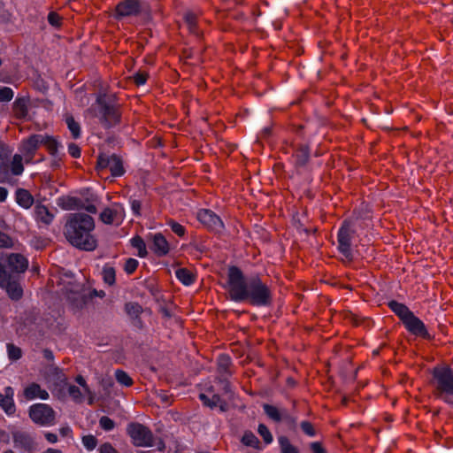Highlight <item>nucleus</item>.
<instances>
[{"instance_id": "11", "label": "nucleus", "mask_w": 453, "mask_h": 453, "mask_svg": "<svg viewBox=\"0 0 453 453\" xmlns=\"http://www.w3.org/2000/svg\"><path fill=\"white\" fill-rule=\"evenodd\" d=\"M263 410L266 416L273 422H283L290 430H296L297 426V418L290 414L287 409H280L274 405L265 403Z\"/></svg>"}, {"instance_id": "12", "label": "nucleus", "mask_w": 453, "mask_h": 453, "mask_svg": "<svg viewBox=\"0 0 453 453\" xmlns=\"http://www.w3.org/2000/svg\"><path fill=\"white\" fill-rule=\"evenodd\" d=\"M0 266L4 267L5 273L18 277L27 269L28 261L21 254L12 253L4 261H0Z\"/></svg>"}, {"instance_id": "51", "label": "nucleus", "mask_w": 453, "mask_h": 453, "mask_svg": "<svg viewBox=\"0 0 453 453\" xmlns=\"http://www.w3.org/2000/svg\"><path fill=\"white\" fill-rule=\"evenodd\" d=\"M11 154V150L4 142H0V163L4 164L5 160Z\"/></svg>"}, {"instance_id": "63", "label": "nucleus", "mask_w": 453, "mask_h": 453, "mask_svg": "<svg viewBox=\"0 0 453 453\" xmlns=\"http://www.w3.org/2000/svg\"><path fill=\"white\" fill-rule=\"evenodd\" d=\"M43 357L48 359V360H52L53 359V353L51 350L48 349H45L43 350Z\"/></svg>"}, {"instance_id": "43", "label": "nucleus", "mask_w": 453, "mask_h": 453, "mask_svg": "<svg viewBox=\"0 0 453 453\" xmlns=\"http://www.w3.org/2000/svg\"><path fill=\"white\" fill-rule=\"evenodd\" d=\"M13 246V239L7 234L0 231V249H11Z\"/></svg>"}, {"instance_id": "13", "label": "nucleus", "mask_w": 453, "mask_h": 453, "mask_svg": "<svg viewBox=\"0 0 453 453\" xmlns=\"http://www.w3.org/2000/svg\"><path fill=\"white\" fill-rule=\"evenodd\" d=\"M0 288H4L12 300H19L23 295L18 277L14 274L5 273L2 266H0Z\"/></svg>"}, {"instance_id": "54", "label": "nucleus", "mask_w": 453, "mask_h": 453, "mask_svg": "<svg viewBox=\"0 0 453 453\" xmlns=\"http://www.w3.org/2000/svg\"><path fill=\"white\" fill-rule=\"evenodd\" d=\"M68 153L74 158H78L81 157V149L80 147L73 142H71L68 145Z\"/></svg>"}, {"instance_id": "39", "label": "nucleus", "mask_w": 453, "mask_h": 453, "mask_svg": "<svg viewBox=\"0 0 453 453\" xmlns=\"http://www.w3.org/2000/svg\"><path fill=\"white\" fill-rule=\"evenodd\" d=\"M115 377L117 381L123 386L130 387L134 383L132 378L122 370H117L115 372Z\"/></svg>"}, {"instance_id": "7", "label": "nucleus", "mask_w": 453, "mask_h": 453, "mask_svg": "<svg viewBox=\"0 0 453 453\" xmlns=\"http://www.w3.org/2000/svg\"><path fill=\"white\" fill-rule=\"evenodd\" d=\"M66 297L74 310L83 309L96 295V290H88L80 284H71L66 288Z\"/></svg>"}, {"instance_id": "15", "label": "nucleus", "mask_w": 453, "mask_h": 453, "mask_svg": "<svg viewBox=\"0 0 453 453\" xmlns=\"http://www.w3.org/2000/svg\"><path fill=\"white\" fill-rule=\"evenodd\" d=\"M125 218V209L122 204L113 203L111 206L106 207L100 213V220L106 225L119 226Z\"/></svg>"}, {"instance_id": "6", "label": "nucleus", "mask_w": 453, "mask_h": 453, "mask_svg": "<svg viewBox=\"0 0 453 453\" xmlns=\"http://www.w3.org/2000/svg\"><path fill=\"white\" fill-rule=\"evenodd\" d=\"M356 235V230L352 223L344 220L337 234V249L348 261L353 260L352 242Z\"/></svg>"}, {"instance_id": "56", "label": "nucleus", "mask_w": 453, "mask_h": 453, "mask_svg": "<svg viewBox=\"0 0 453 453\" xmlns=\"http://www.w3.org/2000/svg\"><path fill=\"white\" fill-rule=\"evenodd\" d=\"M310 449L312 453H326L325 449L320 442L315 441L310 444Z\"/></svg>"}, {"instance_id": "59", "label": "nucleus", "mask_w": 453, "mask_h": 453, "mask_svg": "<svg viewBox=\"0 0 453 453\" xmlns=\"http://www.w3.org/2000/svg\"><path fill=\"white\" fill-rule=\"evenodd\" d=\"M45 438L50 443H56L58 441V436L53 433H46Z\"/></svg>"}, {"instance_id": "1", "label": "nucleus", "mask_w": 453, "mask_h": 453, "mask_svg": "<svg viewBox=\"0 0 453 453\" xmlns=\"http://www.w3.org/2000/svg\"><path fill=\"white\" fill-rule=\"evenodd\" d=\"M228 294L232 301L248 302L253 306H270L273 303V291L262 281L259 275L245 277L237 266H230L227 272Z\"/></svg>"}, {"instance_id": "18", "label": "nucleus", "mask_w": 453, "mask_h": 453, "mask_svg": "<svg viewBox=\"0 0 453 453\" xmlns=\"http://www.w3.org/2000/svg\"><path fill=\"white\" fill-rule=\"evenodd\" d=\"M151 250L157 257H164L169 253L170 245L166 238L161 233L151 235Z\"/></svg>"}, {"instance_id": "41", "label": "nucleus", "mask_w": 453, "mask_h": 453, "mask_svg": "<svg viewBox=\"0 0 453 453\" xmlns=\"http://www.w3.org/2000/svg\"><path fill=\"white\" fill-rule=\"evenodd\" d=\"M302 432L309 437H314L317 434L314 426L308 420L300 423Z\"/></svg>"}, {"instance_id": "62", "label": "nucleus", "mask_w": 453, "mask_h": 453, "mask_svg": "<svg viewBox=\"0 0 453 453\" xmlns=\"http://www.w3.org/2000/svg\"><path fill=\"white\" fill-rule=\"evenodd\" d=\"M7 194V189L5 188L0 187V202L6 200Z\"/></svg>"}, {"instance_id": "20", "label": "nucleus", "mask_w": 453, "mask_h": 453, "mask_svg": "<svg viewBox=\"0 0 453 453\" xmlns=\"http://www.w3.org/2000/svg\"><path fill=\"white\" fill-rule=\"evenodd\" d=\"M199 399L205 406L210 407L211 409L219 407L222 412H225L228 410L227 403L223 400L218 394H214L211 397H209L205 394L202 393L199 395Z\"/></svg>"}, {"instance_id": "27", "label": "nucleus", "mask_w": 453, "mask_h": 453, "mask_svg": "<svg viewBox=\"0 0 453 453\" xmlns=\"http://www.w3.org/2000/svg\"><path fill=\"white\" fill-rule=\"evenodd\" d=\"M16 201L21 207L28 209L34 203V197L27 189L19 188L16 191Z\"/></svg>"}, {"instance_id": "29", "label": "nucleus", "mask_w": 453, "mask_h": 453, "mask_svg": "<svg viewBox=\"0 0 453 453\" xmlns=\"http://www.w3.org/2000/svg\"><path fill=\"white\" fill-rule=\"evenodd\" d=\"M231 359L226 355H220L218 358V372L221 376L230 375Z\"/></svg>"}, {"instance_id": "31", "label": "nucleus", "mask_w": 453, "mask_h": 453, "mask_svg": "<svg viewBox=\"0 0 453 453\" xmlns=\"http://www.w3.org/2000/svg\"><path fill=\"white\" fill-rule=\"evenodd\" d=\"M65 123L67 125L68 129L70 130L73 139H78L81 136V126L74 119L73 115L66 114L65 115Z\"/></svg>"}, {"instance_id": "37", "label": "nucleus", "mask_w": 453, "mask_h": 453, "mask_svg": "<svg viewBox=\"0 0 453 453\" xmlns=\"http://www.w3.org/2000/svg\"><path fill=\"white\" fill-rule=\"evenodd\" d=\"M103 279L104 281L109 286H112L116 281V272L112 266L108 265H104L103 268Z\"/></svg>"}, {"instance_id": "36", "label": "nucleus", "mask_w": 453, "mask_h": 453, "mask_svg": "<svg viewBox=\"0 0 453 453\" xmlns=\"http://www.w3.org/2000/svg\"><path fill=\"white\" fill-rule=\"evenodd\" d=\"M22 156L20 154H15L12 157L11 163V171L13 175H20L24 171V166L22 164Z\"/></svg>"}, {"instance_id": "9", "label": "nucleus", "mask_w": 453, "mask_h": 453, "mask_svg": "<svg viewBox=\"0 0 453 453\" xmlns=\"http://www.w3.org/2000/svg\"><path fill=\"white\" fill-rule=\"evenodd\" d=\"M96 169L98 172L109 169L113 177H120L126 173L122 158L116 154H100L97 157Z\"/></svg>"}, {"instance_id": "44", "label": "nucleus", "mask_w": 453, "mask_h": 453, "mask_svg": "<svg viewBox=\"0 0 453 453\" xmlns=\"http://www.w3.org/2000/svg\"><path fill=\"white\" fill-rule=\"evenodd\" d=\"M68 394L73 398V401L77 403L82 402V394L81 389L74 385H69L68 387Z\"/></svg>"}, {"instance_id": "42", "label": "nucleus", "mask_w": 453, "mask_h": 453, "mask_svg": "<svg viewBox=\"0 0 453 453\" xmlns=\"http://www.w3.org/2000/svg\"><path fill=\"white\" fill-rule=\"evenodd\" d=\"M257 432L260 434V436L263 438L265 444H270L273 441V435L265 425L259 424Z\"/></svg>"}, {"instance_id": "34", "label": "nucleus", "mask_w": 453, "mask_h": 453, "mask_svg": "<svg viewBox=\"0 0 453 453\" xmlns=\"http://www.w3.org/2000/svg\"><path fill=\"white\" fill-rule=\"evenodd\" d=\"M130 242H131V245L134 248L137 249L138 256L140 257H145L148 255V252L146 250V244L141 236L136 235V236L133 237Z\"/></svg>"}, {"instance_id": "4", "label": "nucleus", "mask_w": 453, "mask_h": 453, "mask_svg": "<svg viewBox=\"0 0 453 453\" xmlns=\"http://www.w3.org/2000/svg\"><path fill=\"white\" fill-rule=\"evenodd\" d=\"M96 107L95 115L104 127L109 128L119 123L121 114L113 96L99 95L96 98Z\"/></svg>"}, {"instance_id": "48", "label": "nucleus", "mask_w": 453, "mask_h": 453, "mask_svg": "<svg viewBox=\"0 0 453 453\" xmlns=\"http://www.w3.org/2000/svg\"><path fill=\"white\" fill-rule=\"evenodd\" d=\"M99 425L105 431H111L115 427L114 421L107 416L100 418Z\"/></svg>"}, {"instance_id": "55", "label": "nucleus", "mask_w": 453, "mask_h": 453, "mask_svg": "<svg viewBox=\"0 0 453 453\" xmlns=\"http://www.w3.org/2000/svg\"><path fill=\"white\" fill-rule=\"evenodd\" d=\"M141 208H142V203L139 200H132L131 201V209L134 215L140 216L141 215Z\"/></svg>"}, {"instance_id": "40", "label": "nucleus", "mask_w": 453, "mask_h": 453, "mask_svg": "<svg viewBox=\"0 0 453 453\" xmlns=\"http://www.w3.org/2000/svg\"><path fill=\"white\" fill-rule=\"evenodd\" d=\"M7 351H8V357L12 361L19 360L22 357L21 349L15 346L12 343L7 344Z\"/></svg>"}, {"instance_id": "61", "label": "nucleus", "mask_w": 453, "mask_h": 453, "mask_svg": "<svg viewBox=\"0 0 453 453\" xmlns=\"http://www.w3.org/2000/svg\"><path fill=\"white\" fill-rule=\"evenodd\" d=\"M59 432L62 436L65 437L72 434V429L69 426H64L59 429Z\"/></svg>"}, {"instance_id": "47", "label": "nucleus", "mask_w": 453, "mask_h": 453, "mask_svg": "<svg viewBox=\"0 0 453 453\" xmlns=\"http://www.w3.org/2000/svg\"><path fill=\"white\" fill-rule=\"evenodd\" d=\"M127 312L133 317H138L142 313V307L136 303H129L126 304Z\"/></svg>"}, {"instance_id": "2", "label": "nucleus", "mask_w": 453, "mask_h": 453, "mask_svg": "<svg viewBox=\"0 0 453 453\" xmlns=\"http://www.w3.org/2000/svg\"><path fill=\"white\" fill-rule=\"evenodd\" d=\"M94 229L95 220L90 215L84 212L70 213L64 226V234L73 247L93 251L97 248Z\"/></svg>"}, {"instance_id": "5", "label": "nucleus", "mask_w": 453, "mask_h": 453, "mask_svg": "<svg viewBox=\"0 0 453 453\" xmlns=\"http://www.w3.org/2000/svg\"><path fill=\"white\" fill-rule=\"evenodd\" d=\"M150 8L143 0H122L115 7L113 18L121 20L131 17H150Z\"/></svg>"}, {"instance_id": "25", "label": "nucleus", "mask_w": 453, "mask_h": 453, "mask_svg": "<svg viewBox=\"0 0 453 453\" xmlns=\"http://www.w3.org/2000/svg\"><path fill=\"white\" fill-rule=\"evenodd\" d=\"M390 310L403 322L407 317H409L412 311L403 303H398L397 301H390L388 303Z\"/></svg>"}, {"instance_id": "32", "label": "nucleus", "mask_w": 453, "mask_h": 453, "mask_svg": "<svg viewBox=\"0 0 453 453\" xmlns=\"http://www.w3.org/2000/svg\"><path fill=\"white\" fill-rule=\"evenodd\" d=\"M280 453H299L298 449L293 445L287 436L278 438Z\"/></svg>"}, {"instance_id": "57", "label": "nucleus", "mask_w": 453, "mask_h": 453, "mask_svg": "<svg viewBox=\"0 0 453 453\" xmlns=\"http://www.w3.org/2000/svg\"><path fill=\"white\" fill-rule=\"evenodd\" d=\"M75 381L81 386L86 392H89V388L86 383L85 379L81 375H78L75 379Z\"/></svg>"}, {"instance_id": "24", "label": "nucleus", "mask_w": 453, "mask_h": 453, "mask_svg": "<svg viewBox=\"0 0 453 453\" xmlns=\"http://www.w3.org/2000/svg\"><path fill=\"white\" fill-rule=\"evenodd\" d=\"M12 438L17 448H21L24 450H30L33 448V439L27 433L15 431L12 433Z\"/></svg>"}, {"instance_id": "22", "label": "nucleus", "mask_w": 453, "mask_h": 453, "mask_svg": "<svg viewBox=\"0 0 453 453\" xmlns=\"http://www.w3.org/2000/svg\"><path fill=\"white\" fill-rule=\"evenodd\" d=\"M293 158L296 167L305 166L310 159L309 147L305 144L297 145V147L295 149Z\"/></svg>"}, {"instance_id": "19", "label": "nucleus", "mask_w": 453, "mask_h": 453, "mask_svg": "<svg viewBox=\"0 0 453 453\" xmlns=\"http://www.w3.org/2000/svg\"><path fill=\"white\" fill-rule=\"evenodd\" d=\"M0 407L7 415H12L15 412L16 408L13 401V389L12 387H6L4 388V393H0Z\"/></svg>"}, {"instance_id": "60", "label": "nucleus", "mask_w": 453, "mask_h": 453, "mask_svg": "<svg viewBox=\"0 0 453 453\" xmlns=\"http://www.w3.org/2000/svg\"><path fill=\"white\" fill-rule=\"evenodd\" d=\"M81 207L83 208L88 212L92 213V214H96L97 211L96 207L94 204H88L86 206H81Z\"/></svg>"}, {"instance_id": "28", "label": "nucleus", "mask_w": 453, "mask_h": 453, "mask_svg": "<svg viewBox=\"0 0 453 453\" xmlns=\"http://www.w3.org/2000/svg\"><path fill=\"white\" fill-rule=\"evenodd\" d=\"M177 279L186 286H189L194 283L196 276L194 273L187 268H180L175 272Z\"/></svg>"}, {"instance_id": "64", "label": "nucleus", "mask_w": 453, "mask_h": 453, "mask_svg": "<svg viewBox=\"0 0 453 453\" xmlns=\"http://www.w3.org/2000/svg\"><path fill=\"white\" fill-rule=\"evenodd\" d=\"M223 390L226 394H231L232 393V390H231V386L229 384V382H225V385H224V388H223Z\"/></svg>"}, {"instance_id": "53", "label": "nucleus", "mask_w": 453, "mask_h": 453, "mask_svg": "<svg viewBox=\"0 0 453 453\" xmlns=\"http://www.w3.org/2000/svg\"><path fill=\"white\" fill-rule=\"evenodd\" d=\"M98 451L99 453H119L110 442L101 444L98 448Z\"/></svg>"}, {"instance_id": "46", "label": "nucleus", "mask_w": 453, "mask_h": 453, "mask_svg": "<svg viewBox=\"0 0 453 453\" xmlns=\"http://www.w3.org/2000/svg\"><path fill=\"white\" fill-rule=\"evenodd\" d=\"M13 90L9 87H3L0 88V102H10L13 98Z\"/></svg>"}, {"instance_id": "38", "label": "nucleus", "mask_w": 453, "mask_h": 453, "mask_svg": "<svg viewBox=\"0 0 453 453\" xmlns=\"http://www.w3.org/2000/svg\"><path fill=\"white\" fill-rule=\"evenodd\" d=\"M166 225L170 226L171 230L179 237H183L186 234V228L173 219L166 220Z\"/></svg>"}, {"instance_id": "30", "label": "nucleus", "mask_w": 453, "mask_h": 453, "mask_svg": "<svg viewBox=\"0 0 453 453\" xmlns=\"http://www.w3.org/2000/svg\"><path fill=\"white\" fill-rule=\"evenodd\" d=\"M42 145H44L46 147L47 150L49 151V153L51 156H53V157L57 156L58 149V142H57V140L54 137L46 135V134H42Z\"/></svg>"}, {"instance_id": "45", "label": "nucleus", "mask_w": 453, "mask_h": 453, "mask_svg": "<svg viewBox=\"0 0 453 453\" xmlns=\"http://www.w3.org/2000/svg\"><path fill=\"white\" fill-rule=\"evenodd\" d=\"M82 443L88 450H93L97 445V439L91 434L82 437Z\"/></svg>"}, {"instance_id": "49", "label": "nucleus", "mask_w": 453, "mask_h": 453, "mask_svg": "<svg viewBox=\"0 0 453 453\" xmlns=\"http://www.w3.org/2000/svg\"><path fill=\"white\" fill-rule=\"evenodd\" d=\"M138 261L134 258H128L126 260L124 270L127 274H132L138 267Z\"/></svg>"}, {"instance_id": "3", "label": "nucleus", "mask_w": 453, "mask_h": 453, "mask_svg": "<svg viewBox=\"0 0 453 453\" xmlns=\"http://www.w3.org/2000/svg\"><path fill=\"white\" fill-rule=\"evenodd\" d=\"M431 385L434 395L446 403H453V370L449 366H436L432 372Z\"/></svg>"}, {"instance_id": "23", "label": "nucleus", "mask_w": 453, "mask_h": 453, "mask_svg": "<svg viewBox=\"0 0 453 453\" xmlns=\"http://www.w3.org/2000/svg\"><path fill=\"white\" fill-rule=\"evenodd\" d=\"M24 396L27 400H33L35 398H41L46 400L49 398V393L41 388L37 383H31L24 389Z\"/></svg>"}, {"instance_id": "26", "label": "nucleus", "mask_w": 453, "mask_h": 453, "mask_svg": "<svg viewBox=\"0 0 453 453\" xmlns=\"http://www.w3.org/2000/svg\"><path fill=\"white\" fill-rule=\"evenodd\" d=\"M12 111L15 118L25 119L28 113L27 100L24 97L17 98L13 103Z\"/></svg>"}, {"instance_id": "21", "label": "nucleus", "mask_w": 453, "mask_h": 453, "mask_svg": "<svg viewBox=\"0 0 453 453\" xmlns=\"http://www.w3.org/2000/svg\"><path fill=\"white\" fill-rule=\"evenodd\" d=\"M35 217L38 222L49 226L54 219V213L45 205L36 203L35 206Z\"/></svg>"}, {"instance_id": "16", "label": "nucleus", "mask_w": 453, "mask_h": 453, "mask_svg": "<svg viewBox=\"0 0 453 453\" xmlns=\"http://www.w3.org/2000/svg\"><path fill=\"white\" fill-rule=\"evenodd\" d=\"M196 218L201 224L211 231L220 233L224 229V223L221 219L211 210H200Z\"/></svg>"}, {"instance_id": "17", "label": "nucleus", "mask_w": 453, "mask_h": 453, "mask_svg": "<svg viewBox=\"0 0 453 453\" xmlns=\"http://www.w3.org/2000/svg\"><path fill=\"white\" fill-rule=\"evenodd\" d=\"M408 332L415 336H419L424 339H430V334L428 333L425 324L421 319L412 312L407 319L403 322Z\"/></svg>"}, {"instance_id": "33", "label": "nucleus", "mask_w": 453, "mask_h": 453, "mask_svg": "<svg viewBox=\"0 0 453 453\" xmlns=\"http://www.w3.org/2000/svg\"><path fill=\"white\" fill-rule=\"evenodd\" d=\"M242 442L245 446L252 447L257 449H260V441L258 438L251 431L244 432L242 437Z\"/></svg>"}, {"instance_id": "14", "label": "nucleus", "mask_w": 453, "mask_h": 453, "mask_svg": "<svg viewBox=\"0 0 453 453\" xmlns=\"http://www.w3.org/2000/svg\"><path fill=\"white\" fill-rule=\"evenodd\" d=\"M42 142V134H35L22 140L19 145V151L25 157L27 164H31L35 153Z\"/></svg>"}, {"instance_id": "8", "label": "nucleus", "mask_w": 453, "mask_h": 453, "mask_svg": "<svg viewBox=\"0 0 453 453\" xmlns=\"http://www.w3.org/2000/svg\"><path fill=\"white\" fill-rule=\"evenodd\" d=\"M127 434L130 436L132 443L136 447H150L153 445L151 430L141 423H129L127 426Z\"/></svg>"}, {"instance_id": "52", "label": "nucleus", "mask_w": 453, "mask_h": 453, "mask_svg": "<svg viewBox=\"0 0 453 453\" xmlns=\"http://www.w3.org/2000/svg\"><path fill=\"white\" fill-rule=\"evenodd\" d=\"M148 79V73L146 72H138L134 76V83L137 86L143 85Z\"/></svg>"}, {"instance_id": "35", "label": "nucleus", "mask_w": 453, "mask_h": 453, "mask_svg": "<svg viewBox=\"0 0 453 453\" xmlns=\"http://www.w3.org/2000/svg\"><path fill=\"white\" fill-rule=\"evenodd\" d=\"M196 15L191 12H188L184 14V21L189 30L190 33L198 35L197 27H196Z\"/></svg>"}, {"instance_id": "58", "label": "nucleus", "mask_w": 453, "mask_h": 453, "mask_svg": "<svg viewBox=\"0 0 453 453\" xmlns=\"http://www.w3.org/2000/svg\"><path fill=\"white\" fill-rule=\"evenodd\" d=\"M9 441H10L9 434L6 431L0 428V442L9 443Z\"/></svg>"}, {"instance_id": "50", "label": "nucleus", "mask_w": 453, "mask_h": 453, "mask_svg": "<svg viewBox=\"0 0 453 453\" xmlns=\"http://www.w3.org/2000/svg\"><path fill=\"white\" fill-rule=\"evenodd\" d=\"M48 22L54 27H59L62 25V18L55 12L48 14Z\"/></svg>"}, {"instance_id": "10", "label": "nucleus", "mask_w": 453, "mask_h": 453, "mask_svg": "<svg viewBox=\"0 0 453 453\" xmlns=\"http://www.w3.org/2000/svg\"><path fill=\"white\" fill-rule=\"evenodd\" d=\"M29 417L37 425L53 426L56 420L55 411L46 403H35L29 408Z\"/></svg>"}]
</instances>
